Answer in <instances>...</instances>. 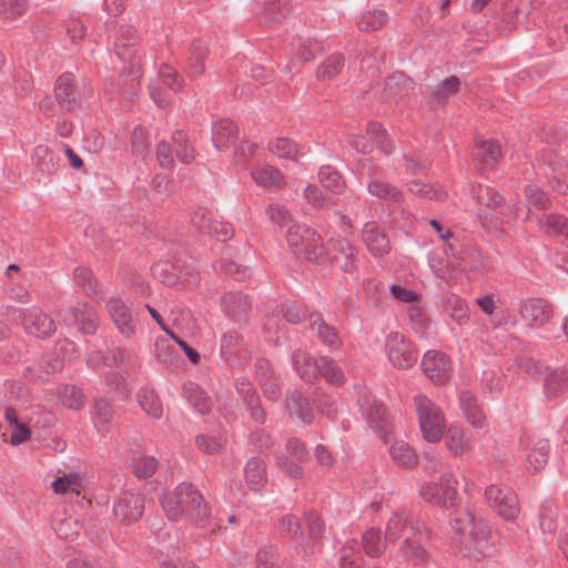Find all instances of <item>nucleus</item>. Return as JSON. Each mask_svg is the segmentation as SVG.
I'll list each match as a JSON object with an SVG mask.
<instances>
[{
	"label": "nucleus",
	"instance_id": "obj_1",
	"mask_svg": "<svg viewBox=\"0 0 568 568\" xmlns=\"http://www.w3.org/2000/svg\"><path fill=\"white\" fill-rule=\"evenodd\" d=\"M162 507L170 520L179 521L185 517L195 528L211 527V510L199 490L190 484H180L164 494Z\"/></svg>",
	"mask_w": 568,
	"mask_h": 568
},
{
	"label": "nucleus",
	"instance_id": "obj_2",
	"mask_svg": "<svg viewBox=\"0 0 568 568\" xmlns=\"http://www.w3.org/2000/svg\"><path fill=\"white\" fill-rule=\"evenodd\" d=\"M454 542L460 554L471 561L493 556L495 548L489 541V530L469 510L458 511L453 519Z\"/></svg>",
	"mask_w": 568,
	"mask_h": 568
},
{
	"label": "nucleus",
	"instance_id": "obj_3",
	"mask_svg": "<svg viewBox=\"0 0 568 568\" xmlns=\"http://www.w3.org/2000/svg\"><path fill=\"white\" fill-rule=\"evenodd\" d=\"M469 481L466 476L447 471L438 480L423 484L419 489L420 497L428 504L454 508L460 500L459 490L467 491Z\"/></svg>",
	"mask_w": 568,
	"mask_h": 568
},
{
	"label": "nucleus",
	"instance_id": "obj_4",
	"mask_svg": "<svg viewBox=\"0 0 568 568\" xmlns=\"http://www.w3.org/2000/svg\"><path fill=\"white\" fill-rule=\"evenodd\" d=\"M414 403L423 438L432 444L440 442L446 430V418L440 407L424 395H417Z\"/></svg>",
	"mask_w": 568,
	"mask_h": 568
},
{
	"label": "nucleus",
	"instance_id": "obj_5",
	"mask_svg": "<svg viewBox=\"0 0 568 568\" xmlns=\"http://www.w3.org/2000/svg\"><path fill=\"white\" fill-rule=\"evenodd\" d=\"M286 241L290 246L302 253L306 260L316 264H324L326 262L323 240L308 226L293 223L287 229Z\"/></svg>",
	"mask_w": 568,
	"mask_h": 568
},
{
	"label": "nucleus",
	"instance_id": "obj_6",
	"mask_svg": "<svg viewBox=\"0 0 568 568\" xmlns=\"http://www.w3.org/2000/svg\"><path fill=\"white\" fill-rule=\"evenodd\" d=\"M429 531L417 518L404 511L394 513L386 523L385 540L402 542L413 537H428Z\"/></svg>",
	"mask_w": 568,
	"mask_h": 568
},
{
	"label": "nucleus",
	"instance_id": "obj_7",
	"mask_svg": "<svg viewBox=\"0 0 568 568\" xmlns=\"http://www.w3.org/2000/svg\"><path fill=\"white\" fill-rule=\"evenodd\" d=\"M486 499L490 507L506 520H515L519 515V503L516 494L509 487L491 484L486 488Z\"/></svg>",
	"mask_w": 568,
	"mask_h": 568
},
{
	"label": "nucleus",
	"instance_id": "obj_8",
	"mask_svg": "<svg viewBox=\"0 0 568 568\" xmlns=\"http://www.w3.org/2000/svg\"><path fill=\"white\" fill-rule=\"evenodd\" d=\"M385 351L389 363L395 368L408 369L417 362V352L400 333H390L386 337Z\"/></svg>",
	"mask_w": 568,
	"mask_h": 568
},
{
	"label": "nucleus",
	"instance_id": "obj_9",
	"mask_svg": "<svg viewBox=\"0 0 568 568\" xmlns=\"http://www.w3.org/2000/svg\"><path fill=\"white\" fill-rule=\"evenodd\" d=\"M17 320L28 334L40 338L49 337L55 328L53 321L37 306L18 310Z\"/></svg>",
	"mask_w": 568,
	"mask_h": 568
},
{
	"label": "nucleus",
	"instance_id": "obj_10",
	"mask_svg": "<svg viewBox=\"0 0 568 568\" xmlns=\"http://www.w3.org/2000/svg\"><path fill=\"white\" fill-rule=\"evenodd\" d=\"M144 511V498L134 490H124L113 504V514L122 523L138 521Z\"/></svg>",
	"mask_w": 568,
	"mask_h": 568
},
{
	"label": "nucleus",
	"instance_id": "obj_11",
	"mask_svg": "<svg viewBox=\"0 0 568 568\" xmlns=\"http://www.w3.org/2000/svg\"><path fill=\"white\" fill-rule=\"evenodd\" d=\"M332 255L326 262L343 274H352L356 268V250L346 237L332 241Z\"/></svg>",
	"mask_w": 568,
	"mask_h": 568
},
{
	"label": "nucleus",
	"instance_id": "obj_12",
	"mask_svg": "<svg viewBox=\"0 0 568 568\" xmlns=\"http://www.w3.org/2000/svg\"><path fill=\"white\" fill-rule=\"evenodd\" d=\"M425 375L435 384H445L450 378V362L448 357L438 351H428L422 359Z\"/></svg>",
	"mask_w": 568,
	"mask_h": 568
},
{
	"label": "nucleus",
	"instance_id": "obj_13",
	"mask_svg": "<svg viewBox=\"0 0 568 568\" xmlns=\"http://www.w3.org/2000/svg\"><path fill=\"white\" fill-rule=\"evenodd\" d=\"M544 394L554 398L568 390V371L565 368L542 367L538 371Z\"/></svg>",
	"mask_w": 568,
	"mask_h": 568
},
{
	"label": "nucleus",
	"instance_id": "obj_14",
	"mask_svg": "<svg viewBox=\"0 0 568 568\" xmlns=\"http://www.w3.org/2000/svg\"><path fill=\"white\" fill-rule=\"evenodd\" d=\"M213 213L206 209H197L193 216V224L203 232H207L215 236L219 241H226L233 234L231 226L213 219Z\"/></svg>",
	"mask_w": 568,
	"mask_h": 568
},
{
	"label": "nucleus",
	"instance_id": "obj_15",
	"mask_svg": "<svg viewBox=\"0 0 568 568\" xmlns=\"http://www.w3.org/2000/svg\"><path fill=\"white\" fill-rule=\"evenodd\" d=\"M106 306L120 334L125 338L133 337L135 328L129 305L118 297H112Z\"/></svg>",
	"mask_w": 568,
	"mask_h": 568
},
{
	"label": "nucleus",
	"instance_id": "obj_16",
	"mask_svg": "<svg viewBox=\"0 0 568 568\" xmlns=\"http://www.w3.org/2000/svg\"><path fill=\"white\" fill-rule=\"evenodd\" d=\"M250 175L257 186L264 189H282L286 184L284 174L268 163L252 168Z\"/></svg>",
	"mask_w": 568,
	"mask_h": 568
},
{
	"label": "nucleus",
	"instance_id": "obj_17",
	"mask_svg": "<svg viewBox=\"0 0 568 568\" xmlns=\"http://www.w3.org/2000/svg\"><path fill=\"white\" fill-rule=\"evenodd\" d=\"M54 91L57 100L64 108L74 109L79 105L81 92L71 74L65 73L59 77Z\"/></svg>",
	"mask_w": 568,
	"mask_h": 568
},
{
	"label": "nucleus",
	"instance_id": "obj_18",
	"mask_svg": "<svg viewBox=\"0 0 568 568\" xmlns=\"http://www.w3.org/2000/svg\"><path fill=\"white\" fill-rule=\"evenodd\" d=\"M237 134L236 125L229 119L219 120L211 126V141L219 151L229 149L236 141Z\"/></svg>",
	"mask_w": 568,
	"mask_h": 568
},
{
	"label": "nucleus",
	"instance_id": "obj_19",
	"mask_svg": "<svg viewBox=\"0 0 568 568\" xmlns=\"http://www.w3.org/2000/svg\"><path fill=\"white\" fill-rule=\"evenodd\" d=\"M268 152L277 159L297 163L303 153L300 145L290 138L276 136L267 142Z\"/></svg>",
	"mask_w": 568,
	"mask_h": 568
},
{
	"label": "nucleus",
	"instance_id": "obj_20",
	"mask_svg": "<svg viewBox=\"0 0 568 568\" xmlns=\"http://www.w3.org/2000/svg\"><path fill=\"white\" fill-rule=\"evenodd\" d=\"M164 88H169L173 91H178L182 88V82L179 80L176 73L169 67H164L160 71L159 79L151 85V97L160 106L166 104V94L162 92Z\"/></svg>",
	"mask_w": 568,
	"mask_h": 568
},
{
	"label": "nucleus",
	"instance_id": "obj_21",
	"mask_svg": "<svg viewBox=\"0 0 568 568\" xmlns=\"http://www.w3.org/2000/svg\"><path fill=\"white\" fill-rule=\"evenodd\" d=\"M444 435L445 446L452 456L458 457L470 452V440L465 430L460 427L449 426Z\"/></svg>",
	"mask_w": 568,
	"mask_h": 568
},
{
	"label": "nucleus",
	"instance_id": "obj_22",
	"mask_svg": "<svg viewBox=\"0 0 568 568\" xmlns=\"http://www.w3.org/2000/svg\"><path fill=\"white\" fill-rule=\"evenodd\" d=\"M3 417L10 430V443L12 445H20L31 437V430L26 423L20 419L18 413L12 407L4 408Z\"/></svg>",
	"mask_w": 568,
	"mask_h": 568
},
{
	"label": "nucleus",
	"instance_id": "obj_23",
	"mask_svg": "<svg viewBox=\"0 0 568 568\" xmlns=\"http://www.w3.org/2000/svg\"><path fill=\"white\" fill-rule=\"evenodd\" d=\"M521 313L531 327H538L549 320L551 310L546 302L532 300L525 303Z\"/></svg>",
	"mask_w": 568,
	"mask_h": 568
},
{
	"label": "nucleus",
	"instance_id": "obj_24",
	"mask_svg": "<svg viewBox=\"0 0 568 568\" xmlns=\"http://www.w3.org/2000/svg\"><path fill=\"white\" fill-rule=\"evenodd\" d=\"M478 159L488 168H494L500 161L503 153L500 143L494 139H476Z\"/></svg>",
	"mask_w": 568,
	"mask_h": 568
},
{
	"label": "nucleus",
	"instance_id": "obj_25",
	"mask_svg": "<svg viewBox=\"0 0 568 568\" xmlns=\"http://www.w3.org/2000/svg\"><path fill=\"white\" fill-rule=\"evenodd\" d=\"M460 408L464 412L465 418L469 425L475 428H480L486 423V416L478 405L477 399L468 392L460 395Z\"/></svg>",
	"mask_w": 568,
	"mask_h": 568
},
{
	"label": "nucleus",
	"instance_id": "obj_26",
	"mask_svg": "<svg viewBox=\"0 0 568 568\" xmlns=\"http://www.w3.org/2000/svg\"><path fill=\"white\" fill-rule=\"evenodd\" d=\"M69 324L75 325L82 333L91 334L95 329V316L87 304L79 303L73 307L70 318H65Z\"/></svg>",
	"mask_w": 568,
	"mask_h": 568
},
{
	"label": "nucleus",
	"instance_id": "obj_27",
	"mask_svg": "<svg viewBox=\"0 0 568 568\" xmlns=\"http://www.w3.org/2000/svg\"><path fill=\"white\" fill-rule=\"evenodd\" d=\"M245 481L251 490H258L266 483L265 463L258 458L247 460L245 468Z\"/></svg>",
	"mask_w": 568,
	"mask_h": 568
},
{
	"label": "nucleus",
	"instance_id": "obj_28",
	"mask_svg": "<svg viewBox=\"0 0 568 568\" xmlns=\"http://www.w3.org/2000/svg\"><path fill=\"white\" fill-rule=\"evenodd\" d=\"M322 358H314L305 353L296 354L295 367L298 375L307 382L316 379L321 375Z\"/></svg>",
	"mask_w": 568,
	"mask_h": 568
},
{
	"label": "nucleus",
	"instance_id": "obj_29",
	"mask_svg": "<svg viewBox=\"0 0 568 568\" xmlns=\"http://www.w3.org/2000/svg\"><path fill=\"white\" fill-rule=\"evenodd\" d=\"M365 134L373 142V146L376 145L383 154L389 155L392 153L393 146L388 133L381 123L375 121L367 122Z\"/></svg>",
	"mask_w": 568,
	"mask_h": 568
},
{
	"label": "nucleus",
	"instance_id": "obj_30",
	"mask_svg": "<svg viewBox=\"0 0 568 568\" xmlns=\"http://www.w3.org/2000/svg\"><path fill=\"white\" fill-rule=\"evenodd\" d=\"M429 539L428 537H413L402 542L400 550L409 559L416 564H425L428 559V551L424 542Z\"/></svg>",
	"mask_w": 568,
	"mask_h": 568
},
{
	"label": "nucleus",
	"instance_id": "obj_31",
	"mask_svg": "<svg viewBox=\"0 0 568 568\" xmlns=\"http://www.w3.org/2000/svg\"><path fill=\"white\" fill-rule=\"evenodd\" d=\"M51 488L57 495L67 493H75L79 495L82 488V476L78 471H70L54 479L51 483Z\"/></svg>",
	"mask_w": 568,
	"mask_h": 568
},
{
	"label": "nucleus",
	"instance_id": "obj_32",
	"mask_svg": "<svg viewBox=\"0 0 568 568\" xmlns=\"http://www.w3.org/2000/svg\"><path fill=\"white\" fill-rule=\"evenodd\" d=\"M367 420L372 424L375 430L379 432L381 437L385 438L389 429V424L386 420L387 413L381 403L372 402L365 412Z\"/></svg>",
	"mask_w": 568,
	"mask_h": 568
},
{
	"label": "nucleus",
	"instance_id": "obj_33",
	"mask_svg": "<svg viewBox=\"0 0 568 568\" xmlns=\"http://www.w3.org/2000/svg\"><path fill=\"white\" fill-rule=\"evenodd\" d=\"M320 184L329 194L335 196L343 192L344 181L342 175L329 166L322 168L320 171Z\"/></svg>",
	"mask_w": 568,
	"mask_h": 568
},
{
	"label": "nucleus",
	"instance_id": "obj_34",
	"mask_svg": "<svg viewBox=\"0 0 568 568\" xmlns=\"http://www.w3.org/2000/svg\"><path fill=\"white\" fill-rule=\"evenodd\" d=\"M387 21V14L381 9H368L361 14L357 21L359 30L372 32L382 28Z\"/></svg>",
	"mask_w": 568,
	"mask_h": 568
},
{
	"label": "nucleus",
	"instance_id": "obj_35",
	"mask_svg": "<svg viewBox=\"0 0 568 568\" xmlns=\"http://www.w3.org/2000/svg\"><path fill=\"white\" fill-rule=\"evenodd\" d=\"M392 458L400 465L414 466L418 462L415 450L404 440H395L389 447Z\"/></svg>",
	"mask_w": 568,
	"mask_h": 568
},
{
	"label": "nucleus",
	"instance_id": "obj_36",
	"mask_svg": "<svg viewBox=\"0 0 568 568\" xmlns=\"http://www.w3.org/2000/svg\"><path fill=\"white\" fill-rule=\"evenodd\" d=\"M287 410L292 416H296L303 423H311L313 413L310 408L308 402L300 393H294L287 399Z\"/></svg>",
	"mask_w": 568,
	"mask_h": 568
},
{
	"label": "nucleus",
	"instance_id": "obj_37",
	"mask_svg": "<svg viewBox=\"0 0 568 568\" xmlns=\"http://www.w3.org/2000/svg\"><path fill=\"white\" fill-rule=\"evenodd\" d=\"M386 541L382 538L381 531L376 528H369L363 534V547L371 557L381 556L386 549Z\"/></svg>",
	"mask_w": 568,
	"mask_h": 568
},
{
	"label": "nucleus",
	"instance_id": "obj_38",
	"mask_svg": "<svg viewBox=\"0 0 568 568\" xmlns=\"http://www.w3.org/2000/svg\"><path fill=\"white\" fill-rule=\"evenodd\" d=\"M256 568H291L277 549L262 548L256 554Z\"/></svg>",
	"mask_w": 568,
	"mask_h": 568
},
{
	"label": "nucleus",
	"instance_id": "obj_39",
	"mask_svg": "<svg viewBox=\"0 0 568 568\" xmlns=\"http://www.w3.org/2000/svg\"><path fill=\"white\" fill-rule=\"evenodd\" d=\"M173 143L175 154L182 163L190 164L195 160V151L190 144L187 135L184 132H175L173 135Z\"/></svg>",
	"mask_w": 568,
	"mask_h": 568
},
{
	"label": "nucleus",
	"instance_id": "obj_40",
	"mask_svg": "<svg viewBox=\"0 0 568 568\" xmlns=\"http://www.w3.org/2000/svg\"><path fill=\"white\" fill-rule=\"evenodd\" d=\"M364 240L369 251L376 256H381L389 251L388 240L377 230H366L364 233Z\"/></svg>",
	"mask_w": 568,
	"mask_h": 568
},
{
	"label": "nucleus",
	"instance_id": "obj_41",
	"mask_svg": "<svg viewBox=\"0 0 568 568\" xmlns=\"http://www.w3.org/2000/svg\"><path fill=\"white\" fill-rule=\"evenodd\" d=\"M367 192L372 196L384 200H395L398 197L397 189L378 178H373L369 180L367 183Z\"/></svg>",
	"mask_w": 568,
	"mask_h": 568
},
{
	"label": "nucleus",
	"instance_id": "obj_42",
	"mask_svg": "<svg viewBox=\"0 0 568 568\" xmlns=\"http://www.w3.org/2000/svg\"><path fill=\"white\" fill-rule=\"evenodd\" d=\"M542 230L548 234H565L568 237V220L558 214H544L540 220Z\"/></svg>",
	"mask_w": 568,
	"mask_h": 568
},
{
	"label": "nucleus",
	"instance_id": "obj_43",
	"mask_svg": "<svg viewBox=\"0 0 568 568\" xmlns=\"http://www.w3.org/2000/svg\"><path fill=\"white\" fill-rule=\"evenodd\" d=\"M549 444L546 440H539L528 455L529 468L532 471L541 470L548 460Z\"/></svg>",
	"mask_w": 568,
	"mask_h": 568
},
{
	"label": "nucleus",
	"instance_id": "obj_44",
	"mask_svg": "<svg viewBox=\"0 0 568 568\" xmlns=\"http://www.w3.org/2000/svg\"><path fill=\"white\" fill-rule=\"evenodd\" d=\"M278 529L282 535L290 537L293 541L302 540L303 531L300 519L294 515H285L278 523Z\"/></svg>",
	"mask_w": 568,
	"mask_h": 568
},
{
	"label": "nucleus",
	"instance_id": "obj_45",
	"mask_svg": "<svg viewBox=\"0 0 568 568\" xmlns=\"http://www.w3.org/2000/svg\"><path fill=\"white\" fill-rule=\"evenodd\" d=\"M93 420L100 430H108L113 420V409L111 405L100 399L95 403Z\"/></svg>",
	"mask_w": 568,
	"mask_h": 568
},
{
	"label": "nucleus",
	"instance_id": "obj_46",
	"mask_svg": "<svg viewBox=\"0 0 568 568\" xmlns=\"http://www.w3.org/2000/svg\"><path fill=\"white\" fill-rule=\"evenodd\" d=\"M548 185L560 194L568 193V172L559 163L547 175Z\"/></svg>",
	"mask_w": 568,
	"mask_h": 568
},
{
	"label": "nucleus",
	"instance_id": "obj_47",
	"mask_svg": "<svg viewBox=\"0 0 568 568\" xmlns=\"http://www.w3.org/2000/svg\"><path fill=\"white\" fill-rule=\"evenodd\" d=\"M459 84L460 82L457 77H449L438 84V87L433 91L432 97L438 103L444 102L450 95L458 92Z\"/></svg>",
	"mask_w": 568,
	"mask_h": 568
},
{
	"label": "nucleus",
	"instance_id": "obj_48",
	"mask_svg": "<svg viewBox=\"0 0 568 568\" xmlns=\"http://www.w3.org/2000/svg\"><path fill=\"white\" fill-rule=\"evenodd\" d=\"M61 402L69 409H80L84 403L82 390L75 386H64L61 392Z\"/></svg>",
	"mask_w": 568,
	"mask_h": 568
},
{
	"label": "nucleus",
	"instance_id": "obj_49",
	"mask_svg": "<svg viewBox=\"0 0 568 568\" xmlns=\"http://www.w3.org/2000/svg\"><path fill=\"white\" fill-rule=\"evenodd\" d=\"M156 469V460L152 456H139L132 463V470L140 478L151 477Z\"/></svg>",
	"mask_w": 568,
	"mask_h": 568
},
{
	"label": "nucleus",
	"instance_id": "obj_50",
	"mask_svg": "<svg viewBox=\"0 0 568 568\" xmlns=\"http://www.w3.org/2000/svg\"><path fill=\"white\" fill-rule=\"evenodd\" d=\"M261 385L265 396L275 400L280 395V385L272 369H263L261 373Z\"/></svg>",
	"mask_w": 568,
	"mask_h": 568
},
{
	"label": "nucleus",
	"instance_id": "obj_51",
	"mask_svg": "<svg viewBox=\"0 0 568 568\" xmlns=\"http://www.w3.org/2000/svg\"><path fill=\"white\" fill-rule=\"evenodd\" d=\"M257 152L258 145L256 143L248 140H243L236 145L234 150V161L237 163H247L255 158Z\"/></svg>",
	"mask_w": 568,
	"mask_h": 568
},
{
	"label": "nucleus",
	"instance_id": "obj_52",
	"mask_svg": "<svg viewBox=\"0 0 568 568\" xmlns=\"http://www.w3.org/2000/svg\"><path fill=\"white\" fill-rule=\"evenodd\" d=\"M305 195L310 202L317 206H326L335 202L333 195L327 193L321 185L307 186L305 190Z\"/></svg>",
	"mask_w": 568,
	"mask_h": 568
},
{
	"label": "nucleus",
	"instance_id": "obj_53",
	"mask_svg": "<svg viewBox=\"0 0 568 568\" xmlns=\"http://www.w3.org/2000/svg\"><path fill=\"white\" fill-rule=\"evenodd\" d=\"M343 68V59L339 57L327 58L317 69V77L322 80L334 78Z\"/></svg>",
	"mask_w": 568,
	"mask_h": 568
},
{
	"label": "nucleus",
	"instance_id": "obj_54",
	"mask_svg": "<svg viewBox=\"0 0 568 568\" xmlns=\"http://www.w3.org/2000/svg\"><path fill=\"white\" fill-rule=\"evenodd\" d=\"M408 190L413 194L440 200L443 199L446 193L440 190H435L432 185L424 183L419 180L410 181L408 184Z\"/></svg>",
	"mask_w": 568,
	"mask_h": 568
},
{
	"label": "nucleus",
	"instance_id": "obj_55",
	"mask_svg": "<svg viewBox=\"0 0 568 568\" xmlns=\"http://www.w3.org/2000/svg\"><path fill=\"white\" fill-rule=\"evenodd\" d=\"M140 405L152 417L162 416V404L153 392H146L140 399Z\"/></svg>",
	"mask_w": 568,
	"mask_h": 568
},
{
	"label": "nucleus",
	"instance_id": "obj_56",
	"mask_svg": "<svg viewBox=\"0 0 568 568\" xmlns=\"http://www.w3.org/2000/svg\"><path fill=\"white\" fill-rule=\"evenodd\" d=\"M526 196L528 202L537 209L545 210L550 205L548 195L536 185H528L526 187Z\"/></svg>",
	"mask_w": 568,
	"mask_h": 568
},
{
	"label": "nucleus",
	"instance_id": "obj_57",
	"mask_svg": "<svg viewBox=\"0 0 568 568\" xmlns=\"http://www.w3.org/2000/svg\"><path fill=\"white\" fill-rule=\"evenodd\" d=\"M313 324L317 327L322 341L331 346L339 345V338L334 328L329 327L322 318L314 320Z\"/></svg>",
	"mask_w": 568,
	"mask_h": 568
},
{
	"label": "nucleus",
	"instance_id": "obj_58",
	"mask_svg": "<svg viewBox=\"0 0 568 568\" xmlns=\"http://www.w3.org/2000/svg\"><path fill=\"white\" fill-rule=\"evenodd\" d=\"M349 146L362 154H369L374 146L365 133H353L347 140Z\"/></svg>",
	"mask_w": 568,
	"mask_h": 568
},
{
	"label": "nucleus",
	"instance_id": "obj_59",
	"mask_svg": "<svg viewBox=\"0 0 568 568\" xmlns=\"http://www.w3.org/2000/svg\"><path fill=\"white\" fill-rule=\"evenodd\" d=\"M321 375L332 384H342L344 376L336 365L326 358H322Z\"/></svg>",
	"mask_w": 568,
	"mask_h": 568
},
{
	"label": "nucleus",
	"instance_id": "obj_60",
	"mask_svg": "<svg viewBox=\"0 0 568 568\" xmlns=\"http://www.w3.org/2000/svg\"><path fill=\"white\" fill-rule=\"evenodd\" d=\"M225 442L221 438H212L206 436H197L196 445L205 454H214L220 452Z\"/></svg>",
	"mask_w": 568,
	"mask_h": 568
},
{
	"label": "nucleus",
	"instance_id": "obj_61",
	"mask_svg": "<svg viewBox=\"0 0 568 568\" xmlns=\"http://www.w3.org/2000/svg\"><path fill=\"white\" fill-rule=\"evenodd\" d=\"M277 463L280 467L292 477L298 478L303 474L302 468L298 465L300 462H296L295 459L292 460L290 456L285 454L277 456Z\"/></svg>",
	"mask_w": 568,
	"mask_h": 568
},
{
	"label": "nucleus",
	"instance_id": "obj_62",
	"mask_svg": "<svg viewBox=\"0 0 568 568\" xmlns=\"http://www.w3.org/2000/svg\"><path fill=\"white\" fill-rule=\"evenodd\" d=\"M266 214L273 222L281 226L286 225L290 222V215L287 211L280 204H270L266 207Z\"/></svg>",
	"mask_w": 568,
	"mask_h": 568
},
{
	"label": "nucleus",
	"instance_id": "obj_63",
	"mask_svg": "<svg viewBox=\"0 0 568 568\" xmlns=\"http://www.w3.org/2000/svg\"><path fill=\"white\" fill-rule=\"evenodd\" d=\"M285 455L292 457L296 462H303L307 457V450L302 442L297 439H291L287 442Z\"/></svg>",
	"mask_w": 568,
	"mask_h": 568
},
{
	"label": "nucleus",
	"instance_id": "obj_64",
	"mask_svg": "<svg viewBox=\"0 0 568 568\" xmlns=\"http://www.w3.org/2000/svg\"><path fill=\"white\" fill-rule=\"evenodd\" d=\"M148 140H149L148 133L143 129H136L134 131L133 141H132L133 150L138 154L144 155L149 150Z\"/></svg>",
	"mask_w": 568,
	"mask_h": 568
}]
</instances>
